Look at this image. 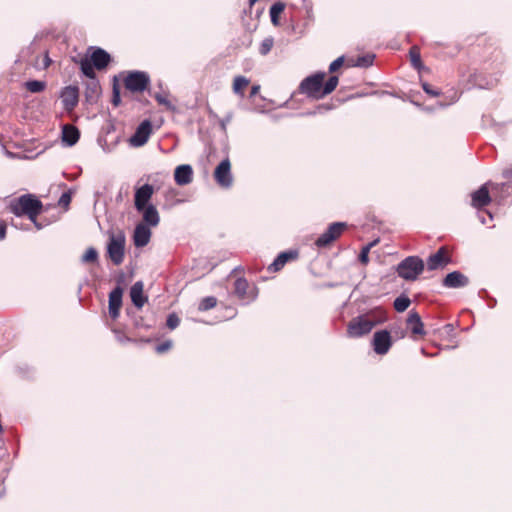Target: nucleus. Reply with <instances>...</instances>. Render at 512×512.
Returning a JSON list of instances; mask_svg holds the SVG:
<instances>
[{
	"label": "nucleus",
	"mask_w": 512,
	"mask_h": 512,
	"mask_svg": "<svg viewBox=\"0 0 512 512\" xmlns=\"http://www.w3.org/2000/svg\"><path fill=\"white\" fill-rule=\"evenodd\" d=\"M259 90H260V86L259 85L252 86L251 92H250V96L253 97V96L257 95Z\"/></svg>",
	"instance_id": "nucleus-47"
},
{
	"label": "nucleus",
	"mask_w": 512,
	"mask_h": 512,
	"mask_svg": "<svg viewBox=\"0 0 512 512\" xmlns=\"http://www.w3.org/2000/svg\"><path fill=\"white\" fill-rule=\"evenodd\" d=\"M344 63V57L340 56L337 59H335L329 66L330 72H335L337 69H339Z\"/></svg>",
	"instance_id": "nucleus-40"
},
{
	"label": "nucleus",
	"mask_w": 512,
	"mask_h": 512,
	"mask_svg": "<svg viewBox=\"0 0 512 512\" xmlns=\"http://www.w3.org/2000/svg\"><path fill=\"white\" fill-rule=\"evenodd\" d=\"M152 133V125L149 120H144L131 136L129 142L133 147L143 146Z\"/></svg>",
	"instance_id": "nucleus-9"
},
{
	"label": "nucleus",
	"mask_w": 512,
	"mask_h": 512,
	"mask_svg": "<svg viewBox=\"0 0 512 512\" xmlns=\"http://www.w3.org/2000/svg\"><path fill=\"white\" fill-rule=\"evenodd\" d=\"M154 193V188L150 184H144L135 192L134 205L137 211H141L149 204Z\"/></svg>",
	"instance_id": "nucleus-10"
},
{
	"label": "nucleus",
	"mask_w": 512,
	"mask_h": 512,
	"mask_svg": "<svg viewBox=\"0 0 512 512\" xmlns=\"http://www.w3.org/2000/svg\"><path fill=\"white\" fill-rule=\"evenodd\" d=\"M233 118V114L232 113H229L227 114V116L225 118H223L222 120H220V126H221V129L223 131H226V128H227V125L230 123V121L232 120Z\"/></svg>",
	"instance_id": "nucleus-42"
},
{
	"label": "nucleus",
	"mask_w": 512,
	"mask_h": 512,
	"mask_svg": "<svg viewBox=\"0 0 512 512\" xmlns=\"http://www.w3.org/2000/svg\"><path fill=\"white\" fill-rule=\"evenodd\" d=\"M297 256L295 252H282L277 258L269 265L268 270L271 272H277L281 270L288 260L294 259Z\"/></svg>",
	"instance_id": "nucleus-23"
},
{
	"label": "nucleus",
	"mask_w": 512,
	"mask_h": 512,
	"mask_svg": "<svg viewBox=\"0 0 512 512\" xmlns=\"http://www.w3.org/2000/svg\"><path fill=\"white\" fill-rule=\"evenodd\" d=\"M422 87H423V90L429 94V95H432V96H438L439 95V92L436 91V90H433L429 84L427 83H423L422 84Z\"/></svg>",
	"instance_id": "nucleus-43"
},
{
	"label": "nucleus",
	"mask_w": 512,
	"mask_h": 512,
	"mask_svg": "<svg viewBox=\"0 0 512 512\" xmlns=\"http://www.w3.org/2000/svg\"><path fill=\"white\" fill-rule=\"evenodd\" d=\"M174 180L180 185H188L193 180V169L189 164H182L176 167L174 171Z\"/></svg>",
	"instance_id": "nucleus-14"
},
{
	"label": "nucleus",
	"mask_w": 512,
	"mask_h": 512,
	"mask_svg": "<svg viewBox=\"0 0 512 512\" xmlns=\"http://www.w3.org/2000/svg\"><path fill=\"white\" fill-rule=\"evenodd\" d=\"M258 0H249V5L253 6Z\"/></svg>",
	"instance_id": "nucleus-49"
},
{
	"label": "nucleus",
	"mask_w": 512,
	"mask_h": 512,
	"mask_svg": "<svg viewBox=\"0 0 512 512\" xmlns=\"http://www.w3.org/2000/svg\"><path fill=\"white\" fill-rule=\"evenodd\" d=\"M374 57L375 56L373 54H367V55L358 57L356 60V63L354 65L357 67H364V68L369 67L373 64Z\"/></svg>",
	"instance_id": "nucleus-35"
},
{
	"label": "nucleus",
	"mask_w": 512,
	"mask_h": 512,
	"mask_svg": "<svg viewBox=\"0 0 512 512\" xmlns=\"http://www.w3.org/2000/svg\"><path fill=\"white\" fill-rule=\"evenodd\" d=\"M79 130L72 125H65L62 129V141L68 145L73 146L79 140Z\"/></svg>",
	"instance_id": "nucleus-22"
},
{
	"label": "nucleus",
	"mask_w": 512,
	"mask_h": 512,
	"mask_svg": "<svg viewBox=\"0 0 512 512\" xmlns=\"http://www.w3.org/2000/svg\"><path fill=\"white\" fill-rule=\"evenodd\" d=\"M346 223L344 222H335L332 223L328 229L322 233L316 240L315 244L318 247H327L333 241H335L345 230Z\"/></svg>",
	"instance_id": "nucleus-6"
},
{
	"label": "nucleus",
	"mask_w": 512,
	"mask_h": 512,
	"mask_svg": "<svg viewBox=\"0 0 512 512\" xmlns=\"http://www.w3.org/2000/svg\"><path fill=\"white\" fill-rule=\"evenodd\" d=\"M143 289L144 285L141 281L134 283L130 289L131 301L137 308H142L147 301Z\"/></svg>",
	"instance_id": "nucleus-19"
},
{
	"label": "nucleus",
	"mask_w": 512,
	"mask_h": 512,
	"mask_svg": "<svg viewBox=\"0 0 512 512\" xmlns=\"http://www.w3.org/2000/svg\"><path fill=\"white\" fill-rule=\"evenodd\" d=\"M338 82L339 80L337 76H331L323 86V89L321 91L322 98L332 93L336 89Z\"/></svg>",
	"instance_id": "nucleus-27"
},
{
	"label": "nucleus",
	"mask_w": 512,
	"mask_h": 512,
	"mask_svg": "<svg viewBox=\"0 0 512 512\" xmlns=\"http://www.w3.org/2000/svg\"><path fill=\"white\" fill-rule=\"evenodd\" d=\"M250 81L244 76H237L233 81V91L236 94L243 96V89L249 85Z\"/></svg>",
	"instance_id": "nucleus-25"
},
{
	"label": "nucleus",
	"mask_w": 512,
	"mask_h": 512,
	"mask_svg": "<svg viewBox=\"0 0 512 512\" xmlns=\"http://www.w3.org/2000/svg\"><path fill=\"white\" fill-rule=\"evenodd\" d=\"M505 174L508 176V175H512V172L510 173L509 171H506Z\"/></svg>",
	"instance_id": "nucleus-52"
},
{
	"label": "nucleus",
	"mask_w": 512,
	"mask_h": 512,
	"mask_svg": "<svg viewBox=\"0 0 512 512\" xmlns=\"http://www.w3.org/2000/svg\"><path fill=\"white\" fill-rule=\"evenodd\" d=\"M80 66H81V71L85 76H87L91 79L95 78V72H94L95 67L91 63V61H89L88 58L82 59Z\"/></svg>",
	"instance_id": "nucleus-26"
},
{
	"label": "nucleus",
	"mask_w": 512,
	"mask_h": 512,
	"mask_svg": "<svg viewBox=\"0 0 512 512\" xmlns=\"http://www.w3.org/2000/svg\"><path fill=\"white\" fill-rule=\"evenodd\" d=\"M409 56H410V61H411V64L413 65V67H415L416 69H420L422 67V62H421L419 48L416 46H413L410 49Z\"/></svg>",
	"instance_id": "nucleus-29"
},
{
	"label": "nucleus",
	"mask_w": 512,
	"mask_h": 512,
	"mask_svg": "<svg viewBox=\"0 0 512 512\" xmlns=\"http://www.w3.org/2000/svg\"><path fill=\"white\" fill-rule=\"evenodd\" d=\"M94 67L98 70L106 68L110 62V55L103 49L97 48L89 59Z\"/></svg>",
	"instance_id": "nucleus-21"
},
{
	"label": "nucleus",
	"mask_w": 512,
	"mask_h": 512,
	"mask_svg": "<svg viewBox=\"0 0 512 512\" xmlns=\"http://www.w3.org/2000/svg\"><path fill=\"white\" fill-rule=\"evenodd\" d=\"M6 236V225L4 223H0V241L3 240Z\"/></svg>",
	"instance_id": "nucleus-46"
},
{
	"label": "nucleus",
	"mask_w": 512,
	"mask_h": 512,
	"mask_svg": "<svg viewBox=\"0 0 512 512\" xmlns=\"http://www.w3.org/2000/svg\"><path fill=\"white\" fill-rule=\"evenodd\" d=\"M71 201V197L68 193H63L59 199V204L62 206H67Z\"/></svg>",
	"instance_id": "nucleus-44"
},
{
	"label": "nucleus",
	"mask_w": 512,
	"mask_h": 512,
	"mask_svg": "<svg viewBox=\"0 0 512 512\" xmlns=\"http://www.w3.org/2000/svg\"><path fill=\"white\" fill-rule=\"evenodd\" d=\"M491 201L487 184L482 185L478 190L472 193V206L481 208L488 205Z\"/></svg>",
	"instance_id": "nucleus-18"
},
{
	"label": "nucleus",
	"mask_w": 512,
	"mask_h": 512,
	"mask_svg": "<svg viewBox=\"0 0 512 512\" xmlns=\"http://www.w3.org/2000/svg\"><path fill=\"white\" fill-rule=\"evenodd\" d=\"M8 209L15 216L26 215L32 222L40 214L42 203L32 194H25L9 202Z\"/></svg>",
	"instance_id": "nucleus-1"
},
{
	"label": "nucleus",
	"mask_w": 512,
	"mask_h": 512,
	"mask_svg": "<svg viewBox=\"0 0 512 512\" xmlns=\"http://www.w3.org/2000/svg\"><path fill=\"white\" fill-rule=\"evenodd\" d=\"M273 39L272 38H265L259 48V52L262 55H266L270 52V50L273 47Z\"/></svg>",
	"instance_id": "nucleus-37"
},
{
	"label": "nucleus",
	"mask_w": 512,
	"mask_h": 512,
	"mask_svg": "<svg viewBox=\"0 0 512 512\" xmlns=\"http://www.w3.org/2000/svg\"><path fill=\"white\" fill-rule=\"evenodd\" d=\"M285 8V5L281 2H277L275 4H273L270 8V17H271V21L274 23V24H277L278 22V16L279 14L284 10Z\"/></svg>",
	"instance_id": "nucleus-33"
},
{
	"label": "nucleus",
	"mask_w": 512,
	"mask_h": 512,
	"mask_svg": "<svg viewBox=\"0 0 512 512\" xmlns=\"http://www.w3.org/2000/svg\"><path fill=\"white\" fill-rule=\"evenodd\" d=\"M179 323H180V319L175 313H172L168 316L166 324H167L168 328H170L171 330L178 327Z\"/></svg>",
	"instance_id": "nucleus-38"
},
{
	"label": "nucleus",
	"mask_w": 512,
	"mask_h": 512,
	"mask_svg": "<svg viewBox=\"0 0 512 512\" xmlns=\"http://www.w3.org/2000/svg\"><path fill=\"white\" fill-rule=\"evenodd\" d=\"M391 336L387 330L378 331L373 337L374 351L379 355H384L391 347Z\"/></svg>",
	"instance_id": "nucleus-11"
},
{
	"label": "nucleus",
	"mask_w": 512,
	"mask_h": 512,
	"mask_svg": "<svg viewBox=\"0 0 512 512\" xmlns=\"http://www.w3.org/2000/svg\"><path fill=\"white\" fill-rule=\"evenodd\" d=\"M423 270L424 263L416 256L407 257L397 266L398 275L408 281L416 280Z\"/></svg>",
	"instance_id": "nucleus-2"
},
{
	"label": "nucleus",
	"mask_w": 512,
	"mask_h": 512,
	"mask_svg": "<svg viewBox=\"0 0 512 512\" xmlns=\"http://www.w3.org/2000/svg\"><path fill=\"white\" fill-rule=\"evenodd\" d=\"M36 226L37 229H41V225L37 223V221L35 220V222H33Z\"/></svg>",
	"instance_id": "nucleus-51"
},
{
	"label": "nucleus",
	"mask_w": 512,
	"mask_h": 512,
	"mask_svg": "<svg viewBox=\"0 0 512 512\" xmlns=\"http://www.w3.org/2000/svg\"><path fill=\"white\" fill-rule=\"evenodd\" d=\"M469 279L459 271H453L446 275L443 285L448 288H461L468 285Z\"/></svg>",
	"instance_id": "nucleus-16"
},
{
	"label": "nucleus",
	"mask_w": 512,
	"mask_h": 512,
	"mask_svg": "<svg viewBox=\"0 0 512 512\" xmlns=\"http://www.w3.org/2000/svg\"><path fill=\"white\" fill-rule=\"evenodd\" d=\"M377 243V241H373L371 243H369L367 246L363 247V249L361 250L360 254H359V261L362 263V264H367L368 261H369V251L370 249Z\"/></svg>",
	"instance_id": "nucleus-36"
},
{
	"label": "nucleus",
	"mask_w": 512,
	"mask_h": 512,
	"mask_svg": "<svg viewBox=\"0 0 512 512\" xmlns=\"http://www.w3.org/2000/svg\"><path fill=\"white\" fill-rule=\"evenodd\" d=\"M215 181L223 188L231 187L233 177L231 174V163L228 158L222 160L214 171Z\"/></svg>",
	"instance_id": "nucleus-8"
},
{
	"label": "nucleus",
	"mask_w": 512,
	"mask_h": 512,
	"mask_svg": "<svg viewBox=\"0 0 512 512\" xmlns=\"http://www.w3.org/2000/svg\"><path fill=\"white\" fill-rule=\"evenodd\" d=\"M61 100L65 110L71 111L79 100V89L76 86H67L61 93Z\"/></svg>",
	"instance_id": "nucleus-13"
},
{
	"label": "nucleus",
	"mask_w": 512,
	"mask_h": 512,
	"mask_svg": "<svg viewBox=\"0 0 512 512\" xmlns=\"http://www.w3.org/2000/svg\"><path fill=\"white\" fill-rule=\"evenodd\" d=\"M155 99L157 100V102L161 105H165L167 108L169 109H172L173 106L172 104L170 103L169 100H167L163 95L161 94H156L155 95Z\"/></svg>",
	"instance_id": "nucleus-41"
},
{
	"label": "nucleus",
	"mask_w": 512,
	"mask_h": 512,
	"mask_svg": "<svg viewBox=\"0 0 512 512\" xmlns=\"http://www.w3.org/2000/svg\"><path fill=\"white\" fill-rule=\"evenodd\" d=\"M382 320L374 321L367 316H359L350 321L347 333L350 337H361L368 334L372 328Z\"/></svg>",
	"instance_id": "nucleus-4"
},
{
	"label": "nucleus",
	"mask_w": 512,
	"mask_h": 512,
	"mask_svg": "<svg viewBox=\"0 0 512 512\" xmlns=\"http://www.w3.org/2000/svg\"><path fill=\"white\" fill-rule=\"evenodd\" d=\"M324 78L325 73H316L305 78L300 84L301 92L315 99L322 98L321 91Z\"/></svg>",
	"instance_id": "nucleus-5"
},
{
	"label": "nucleus",
	"mask_w": 512,
	"mask_h": 512,
	"mask_svg": "<svg viewBox=\"0 0 512 512\" xmlns=\"http://www.w3.org/2000/svg\"><path fill=\"white\" fill-rule=\"evenodd\" d=\"M216 304H217V299L213 296H208L201 300L198 309L200 311H207L209 309L214 308L216 306Z\"/></svg>",
	"instance_id": "nucleus-34"
},
{
	"label": "nucleus",
	"mask_w": 512,
	"mask_h": 512,
	"mask_svg": "<svg viewBox=\"0 0 512 512\" xmlns=\"http://www.w3.org/2000/svg\"><path fill=\"white\" fill-rule=\"evenodd\" d=\"M120 93L119 91L116 89V87H114L113 89V98H112V103L115 105V106H118L120 104Z\"/></svg>",
	"instance_id": "nucleus-45"
},
{
	"label": "nucleus",
	"mask_w": 512,
	"mask_h": 512,
	"mask_svg": "<svg viewBox=\"0 0 512 512\" xmlns=\"http://www.w3.org/2000/svg\"><path fill=\"white\" fill-rule=\"evenodd\" d=\"M125 235L119 231L111 233L107 245V253L115 265H120L124 260Z\"/></svg>",
	"instance_id": "nucleus-3"
},
{
	"label": "nucleus",
	"mask_w": 512,
	"mask_h": 512,
	"mask_svg": "<svg viewBox=\"0 0 512 512\" xmlns=\"http://www.w3.org/2000/svg\"><path fill=\"white\" fill-rule=\"evenodd\" d=\"M25 86L28 91H30L32 93H38L45 89L46 84L43 81L31 80V81L26 82Z\"/></svg>",
	"instance_id": "nucleus-32"
},
{
	"label": "nucleus",
	"mask_w": 512,
	"mask_h": 512,
	"mask_svg": "<svg viewBox=\"0 0 512 512\" xmlns=\"http://www.w3.org/2000/svg\"><path fill=\"white\" fill-rule=\"evenodd\" d=\"M4 495H5V489H2V490L0 491V498H3V497H4Z\"/></svg>",
	"instance_id": "nucleus-50"
},
{
	"label": "nucleus",
	"mask_w": 512,
	"mask_h": 512,
	"mask_svg": "<svg viewBox=\"0 0 512 512\" xmlns=\"http://www.w3.org/2000/svg\"><path fill=\"white\" fill-rule=\"evenodd\" d=\"M450 262L448 251L445 247H441L436 253L427 259V267L429 270H436L446 266Z\"/></svg>",
	"instance_id": "nucleus-12"
},
{
	"label": "nucleus",
	"mask_w": 512,
	"mask_h": 512,
	"mask_svg": "<svg viewBox=\"0 0 512 512\" xmlns=\"http://www.w3.org/2000/svg\"><path fill=\"white\" fill-rule=\"evenodd\" d=\"M125 87L132 92H142L149 84V76L145 72L134 71L124 80Z\"/></svg>",
	"instance_id": "nucleus-7"
},
{
	"label": "nucleus",
	"mask_w": 512,
	"mask_h": 512,
	"mask_svg": "<svg viewBox=\"0 0 512 512\" xmlns=\"http://www.w3.org/2000/svg\"><path fill=\"white\" fill-rule=\"evenodd\" d=\"M50 58L48 57V55H45L44 58H43V66L44 68H47L49 65H50Z\"/></svg>",
	"instance_id": "nucleus-48"
},
{
	"label": "nucleus",
	"mask_w": 512,
	"mask_h": 512,
	"mask_svg": "<svg viewBox=\"0 0 512 512\" xmlns=\"http://www.w3.org/2000/svg\"><path fill=\"white\" fill-rule=\"evenodd\" d=\"M173 346V342L171 340H167L161 344H159L157 347H156V351L157 353H164L166 351H168L169 349H171V347Z\"/></svg>",
	"instance_id": "nucleus-39"
},
{
	"label": "nucleus",
	"mask_w": 512,
	"mask_h": 512,
	"mask_svg": "<svg viewBox=\"0 0 512 512\" xmlns=\"http://www.w3.org/2000/svg\"><path fill=\"white\" fill-rule=\"evenodd\" d=\"M151 230L150 227H148L144 223H139L135 230L133 235L134 245L136 247H144L146 246L151 238Z\"/></svg>",
	"instance_id": "nucleus-15"
},
{
	"label": "nucleus",
	"mask_w": 512,
	"mask_h": 512,
	"mask_svg": "<svg viewBox=\"0 0 512 512\" xmlns=\"http://www.w3.org/2000/svg\"><path fill=\"white\" fill-rule=\"evenodd\" d=\"M98 260V252L95 248L89 247L81 257L83 263H94Z\"/></svg>",
	"instance_id": "nucleus-31"
},
{
	"label": "nucleus",
	"mask_w": 512,
	"mask_h": 512,
	"mask_svg": "<svg viewBox=\"0 0 512 512\" xmlns=\"http://www.w3.org/2000/svg\"><path fill=\"white\" fill-rule=\"evenodd\" d=\"M410 304V299L405 295H401L395 299L394 308L397 312H404Z\"/></svg>",
	"instance_id": "nucleus-28"
},
{
	"label": "nucleus",
	"mask_w": 512,
	"mask_h": 512,
	"mask_svg": "<svg viewBox=\"0 0 512 512\" xmlns=\"http://www.w3.org/2000/svg\"><path fill=\"white\" fill-rule=\"evenodd\" d=\"M93 87H94L95 89H97V84H96V83H93Z\"/></svg>",
	"instance_id": "nucleus-53"
},
{
	"label": "nucleus",
	"mask_w": 512,
	"mask_h": 512,
	"mask_svg": "<svg viewBox=\"0 0 512 512\" xmlns=\"http://www.w3.org/2000/svg\"><path fill=\"white\" fill-rule=\"evenodd\" d=\"M123 291L120 287H116L109 294V314L115 319L119 316V310L122 305Z\"/></svg>",
	"instance_id": "nucleus-17"
},
{
	"label": "nucleus",
	"mask_w": 512,
	"mask_h": 512,
	"mask_svg": "<svg viewBox=\"0 0 512 512\" xmlns=\"http://www.w3.org/2000/svg\"><path fill=\"white\" fill-rule=\"evenodd\" d=\"M142 218L144 224L148 227H156L160 222V216L156 207L152 204H149L147 207L142 209Z\"/></svg>",
	"instance_id": "nucleus-20"
},
{
	"label": "nucleus",
	"mask_w": 512,
	"mask_h": 512,
	"mask_svg": "<svg viewBox=\"0 0 512 512\" xmlns=\"http://www.w3.org/2000/svg\"><path fill=\"white\" fill-rule=\"evenodd\" d=\"M234 286H235V293L240 298H244L246 296V293H247L248 282L245 279H243V278H238L235 281Z\"/></svg>",
	"instance_id": "nucleus-30"
},
{
	"label": "nucleus",
	"mask_w": 512,
	"mask_h": 512,
	"mask_svg": "<svg viewBox=\"0 0 512 512\" xmlns=\"http://www.w3.org/2000/svg\"><path fill=\"white\" fill-rule=\"evenodd\" d=\"M407 324L411 327L413 334L423 335L425 333L423 322L421 321V317L417 312L410 311L407 318Z\"/></svg>",
	"instance_id": "nucleus-24"
},
{
	"label": "nucleus",
	"mask_w": 512,
	"mask_h": 512,
	"mask_svg": "<svg viewBox=\"0 0 512 512\" xmlns=\"http://www.w3.org/2000/svg\"><path fill=\"white\" fill-rule=\"evenodd\" d=\"M303 2H305L306 0H302Z\"/></svg>",
	"instance_id": "nucleus-54"
}]
</instances>
